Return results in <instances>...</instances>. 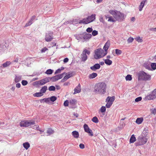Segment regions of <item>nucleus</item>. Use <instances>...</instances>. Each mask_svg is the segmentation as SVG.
I'll return each mask as SVG.
<instances>
[{
  "label": "nucleus",
  "instance_id": "f257e3e1",
  "mask_svg": "<svg viewBox=\"0 0 156 156\" xmlns=\"http://www.w3.org/2000/svg\"><path fill=\"white\" fill-rule=\"evenodd\" d=\"M106 84L104 82H99L95 86L94 92L96 93L104 94L106 92Z\"/></svg>",
  "mask_w": 156,
  "mask_h": 156
},
{
  "label": "nucleus",
  "instance_id": "f03ea898",
  "mask_svg": "<svg viewBox=\"0 0 156 156\" xmlns=\"http://www.w3.org/2000/svg\"><path fill=\"white\" fill-rule=\"evenodd\" d=\"M109 12L110 14L113 16L116 21L121 22L124 19V14L119 11L110 10Z\"/></svg>",
  "mask_w": 156,
  "mask_h": 156
},
{
  "label": "nucleus",
  "instance_id": "7ed1b4c3",
  "mask_svg": "<svg viewBox=\"0 0 156 156\" xmlns=\"http://www.w3.org/2000/svg\"><path fill=\"white\" fill-rule=\"evenodd\" d=\"M94 58L96 59H98L103 58L107 54L101 48H99L95 51Z\"/></svg>",
  "mask_w": 156,
  "mask_h": 156
},
{
  "label": "nucleus",
  "instance_id": "20e7f679",
  "mask_svg": "<svg viewBox=\"0 0 156 156\" xmlns=\"http://www.w3.org/2000/svg\"><path fill=\"white\" fill-rule=\"evenodd\" d=\"M147 141V138L143 136V135H140L137 139V141L135 143V145L137 147L140 146L145 144Z\"/></svg>",
  "mask_w": 156,
  "mask_h": 156
},
{
  "label": "nucleus",
  "instance_id": "39448f33",
  "mask_svg": "<svg viewBox=\"0 0 156 156\" xmlns=\"http://www.w3.org/2000/svg\"><path fill=\"white\" fill-rule=\"evenodd\" d=\"M138 77L139 80L147 81L151 79V76L143 71L138 73Z\"/></svg>",
  "mask_w": 156,
  "mask_h": 156
},
{
  "label": "nucleus",
  "instance_id": "423d86ee",
  "mask_svg": "<svg viewBox=\"0 0 156 156\" xmlns=\"http://www.w3.org/2000/svg\"><path fill=\"white\" fill-rule=\"evenodd\" d=\"M34 120L29 121V120H24L21 121L20 123V125L21 127H27L35 124Z\"/></svg>",
  "mask_w": 156,
  "mask_h": 156
},
{
  "label": "nucleus",
  "instance_id": "0eeeda50",
  "mask_svg": "<svg viewBox=\"0 0 156 156\" xmlns=\"http://www.w3.org/2000/svg\"><path fill=\"white\" fill-rule=\"evenodd\" d=\"M115 99V97L114 96L112 97H108L106 100V102H107L106 105V107H110L112 105Z\"/></svg>",
  "mask_w": 156,
  "mask_h": 156
},
{
  "label": "nucleus",
  "instance_id": "6e6552de",
  "mask_svg": "<svg viewBox=\"0 0 156 156\" xmlns=\"http://www.w3.org/2000/svg\"><path fill=\"white\" fill-rule=\"evenodd\" d=\"M90 53V52L88 50L85 49L83 51L82 54L81 55V58L82 60L83 61H85L87 58V54L88 55H89Z\"/></svg>",
  "mask_w": 156,
  "mask_h": 156
},
{
  "label": "nucleus",
  "instance_id": "1a4fd4ad",
  "mask_svg": "<svg viewBox=\"0 0 156 156\" xmlns=\"http://www.w3.org/2000/svg\"><path fill=\"white\" fill-rule=\"evenodd\" d=\"M156 98V89L153 90L151 93L146 97L148 100H151Z\"/></svg>",
  "mask_w": 156,
  "mask_h": 156
},
{
  "label": "nucleus",
  "instance_id": "9d476101",
  "mask_svg": "<svg viewBox=\"0 0 156 156\" xmlns=\"http://www.w3.org/2000/svg\"><path fill=\"white\" fill-rule=\"evenodd\" d=\"M49 81V78H45L44 79L38 80L37 82V84L39 86H42L44 85L46 83Z\"/></svg>",
  "mask_w": 156,
  "mask_h": 156
},
{
  "label": "nucleus",
  "instance_id": "9b49d317",
  "mask_svg": "<svg viewBox=\"0 0 156 156\" xmlns=\"http://www.w3.org/2000/svg\"><path fill=\"white\" fill-rule=\"evenodd\" d=\"M62 77V74H60L50 78V79L52 81L55 82L61 79Z\"/></svg>",
  "mask_w": 156,
  "mask_h": 156
},
{
  "label": "nucleus",
  "instance_id": "f8f14e48",
  "mask_svg": "<svg viewBox=\"0 0 156 156\" xmlns=\"http://www.w3.org/2000/svg\"><path fill=\"white\" fill-rule=\"evenodd\" d=\"M110 46V41H108L105 44L104 47L103 49L104 50L105 52L107 54L108 53L107 50L109 47Z\"/></svg>",
  "mask_w": 156,
  "mask_h": 156
},
{
  "label": "nucleus",
  "instance_id": "ddd939ff",
  "mask_svg": "<svg viewBox=\"0 0 156 156\" xmlns=\"http://www.w3.org/2000/svg\"><path fill=\"white\" fill-rule=\"evenodd\" d=\"M81 90V85L80 83H79L78 85L74 89V94H76L77 93H80Z\"/></svg>",
  "mask_w": 156,
  "mask_h": 156
},
{
  "label": "nucleus",
  "instance_id": "4468645a",
  "mask_svg": "<svg viewBox=\"0 0 156 156\" xmlns=\"http://www.w3.org/2000/svg\"><path fill=\"white\" fill-rule=\"evenodd\" d=\"M105 17L106 19H108V21L110 22H115L116 21L114 17H113L112 16H108V15L105 16Z\"/></svg>",
  "mask_w": 156,
  "mask_h": 156
},
{
  "label": "nucleus",
  "instance_id": "2eb2a0df",
  "mask_svg": "<svg viewBox=\"0 0 156 156\" xmlns=\"http://www.w3.org/2000/svg\"><path fill=\"white\" fill-rule=\"evenodd\" d=\"M147 2V0H143L140 2V5L139 6V9L140 11H141L142 10V9L145 5V3Z\"/></svg>",
  "mask_w": 156,
  "mask_h": 156
},
{
  "label": "nucleus",
  "instance_id": "dca6fc26",
  "mask_svg": "<svg viewBox=\"0 0 156 156\" xmlns=\"http://www.w3.org/2000/svg\"><path fill=\"white\" fill-rule=\"evenodd\" d=\"M100 67V65L99 64H96L94 66L90 67V69L93 71H95L97 69H99Z\"/></svg>",
  "mask_w": 156,
  "mask_h": 156
},
{
  "label": "nucleus",
  "instance_id": "f3484780",
  "mask_svg": "<svg viewBox=\"0 0 156 156\" xmlns=\"http://www.w3.org/2000/svg\"><path fill=\"white\" fill-rule=\"evenodd\" d=\"M148 133V128L146 127L144 128V130L140 135H143V136L146 137Z\"/></svg>",
  "mask_w": 156,
  "mask_h": 156
},
{
  "label": "nucleus",
  "instance_id": "a211bd4d",
  "mask_svg": "<svg viewBox=\"0 0 156 156\" xmlns=\"http://www.w3.org/2000/svg\"><path fill=\"white\" fill-rule=\"evenodd\" d=\"M22 80V76H15V77L14 80V82L16 83H19L20 81Z\"/></svg>",
  "mask_w": 156,
  "mask_h": 156
},
{
  "label": "nucleus",
  "instance_id": "6ab92c4d",
  "mask_svg": "<svg viewBox=\"0 0 156 156\" xmlns=\"http://www.w3.org/2000/svg\"><path fill=\"white\" fill-rule=\"evenodd\" d=\"M88 20H89V23L94 21L95 19V15H92L90 16H88L87 17Z\"/></svg>",
  "mask_w": 156,
  "mask_h": 156
},
{
  "label": "nucleus",
  "instance_id": "aec40b11",
  "mask_svg": "<svg viewBox=\"0 0 156 156\" xmlns=\"http://www.w3.org/2000/svg\"><path fill=\"white\" fill-rule=\"evenodd\" d=\"M79 23L80 24L83 23L84 24H87L89 23V20H88L87 18H84L82 20H80L79 22Z\"/></svg>",
  "mask_w": 156,
  "mask_h": 156
},
{
  "label": "nucleus",
  "instance_id": "412c9836",
  "mask_svg": "<svg viewBox=\"0 0 156 156\" xmlns=\"http://www.w3.org/2000/svg\"><path fill=\"white\" fill-rule=\"evenodd\" d=\"M53 39V38L49 34H47L46 35L45 37V40L46 41H50L52 40Z\"/></svg>",
  "mask_w": 156,
  "mask_h": 156
},
{
  "label": "nucleus",
  "instance_id": "4be33fe9",
  "mask_svg": "<svg viewBox=\"0 0 156 156\" xmlns=\"http://www.w3.org/2000/svg\"><path fill=\"white\" fill-rule=\"evenodd\" d=\"M136 140V138L134 134H133L131 136L129 139V143H134Z\"/></svg>",
  "mask_w": 156,
  "mask_h": 156
},
{
  "label": "nucleus",
  "instance_id": "5701e85b",
  "mask_svg": "<svg viewBox=\"0 0 156 156\" xmlns=\"http://www.w3.org/2000/svg\"><path fill=\"white\" fill-rule=\"evenodd\" d=\"M92 35L90 34H86L83 37V39L86 40H88L91 37Z\"/></svg>",
  "mask_w": 156,
  "mask_h": 156
},
{
  "label": "nucleus",
  "instance_id": "b1692460",
  "mask_svg": "<svg viewBox=\"0 0 156 156\" xmlns=\"http://www.w3.org/2000/svg\"><path fill=\"white\" fill-rule=\"evenodd\" d=\"M98 75L97 73H93L92 74H90L88 76L89 78L90 79H92L95 78Z\"/></svg>",
  "mask_w": 156,
  "mask_h": 156
},
{
  "label": "nucleus",
  "instance_id": "393cba45",
  "mask_svg": "<svg viewBox=\"0 0 156 156\" xmlns=\"http://www.w3.org/2000/svg\"><path fill=\"white\" fill-rule=\"evenodd\" d=\"M72 134L73 137L75 138H78L79 136V133L76 131H73L72 132Z\"/></svg>",
  "mask_w": 156,
  "mask_h": 156
},
{
  "label": "nucleus",
  "instance_id": "a878e982",
  "mask_svg": "<svg viewBox=\"0 0 156 156\" xmlns=\"http://www.w3.org/2000/svg\"><path fill=\"white\" fill-rule=\"evenodd\" d=\"M143 120V118L142 117L137 118L136 121V122L138 124L141 123Z\"/></svg>",
  "mask_w": 156,
  "mask_h": 156
},
{
  "label": "nucleus",
  "instance_id": "bb28decb",
  "mask_svg": "<svg viewBox=\"0 0 156 156\" xmlns=\"http://www.w3.org/2000/svg\"><path fill=\"white\" fill-rule=\"evenodd\" d=\"M47 90V87L46 86H44L43 87L41 90L40 91L42 93V94H44V93H45L46 90Z\"/></svg>",
  "mask_w": 156,
  "mask_h": 156
},
{
  "label": "nucleus",
  "instance_id": "cd10ccee",
  "mask_svg": "<svg viewBox=\"0 0 156 156\" xmlns=\"http://www.w3.org/2000/svg\"><path fill=\"white\" fill-rule=\"evenodd\" d=\"M23 145L24 147L25 148L26 150H27L30 147V144L28 142H25L23 143Z\"/></svg>",
  "mask_w": 156,
  "mask_h": 156
},
{
  "label": "nucleus",
  "instance_id": "c85d7f7f",
  "mask_svg": "<svg viewBox=\"0 0 156 156\" xmlns=\"http://www.w3.org/2000/svg\"><path fill=\"white\" fill-rule=\"evenodd\" d=\"M83 128L85 132L87 133L90 129L88 127V125L85 124L83 125Z\"/></svg>",
  "mask_w": 156,
  "mask_h": 156
},
{
  "label": "nucleus",
  "instance_id": "c756f323",
  "mask_svg": "<svg viewBox=\"0 0 156 156\" xmlns=\"http://www.w3.org/2000/svg\"><path fill=\"white\" fill-rule=\"evenodd\" d=\"M43 95V94L40 91L39 92H37L33 94L34 96L35 97H41Z\"/></svg>",
  "mask_w": 156,
  "mask_h": 156
},
{
  "label": "nucleus",
  "instance_id": "7c9ffc66",
  "mask_svg": "<svg viewBox=\"0 0 156 156\" xmlns=\"http://www.w3.org/2000/svg\"><path fill=\"white\" fill-rule=\"evenodd\" d=\"M105 63L107 65H110L112 63V61L109 59H107L104 60Z\"/></svg>",
  "mask_w": 156,
  "mask_h": 156
},
{
  "label": "nucleus",
  "instance_id": "2f4dec72",
  "mask_svg": "<svg viewBox=\"0 0 156 156\" xmlns=\"http://www.w3.org/2000/svg\"><path fill=\"white\" fill-rule=\"evenodd\" d=\"M54 133V131L51 128H48L47 131V133H48V135H49L53 133Z\"/></svg>",
  "mask_w": 156,
  "mask_h": 156
},
{
  "label": "nucleus",
  "instance_id": "473e14b6",
  "mask_svg": "<svg viewBox=\"0 0 156 156\" xmlns=\"http://www.w3.org/2000/svg\"><path fill=\"white\" fill-rule=\"evenodd\" d=\"M11 64V62L10 61H7L2 64V66L4 67H6L9 66Z\"/></svg>",
  "mask_w": 156,
  "mask_h": 156
},
{
  "label": "nucleus",
  "instance_id": "72a5a7b5",
  "mask_svg": "<svg viewBox=\"0 0 156 156\" xmlns=\"http://www.w3.org/2000/svg\"><path fill=\"white\" fill-rule=\"evenodd\" d=\"M92 121L95 123H97L98 122L99 120L96 116H94L93 118Z\"/></svg>",
  "mask_w": 156,
  "mask_h": 156
},
{
  "label": "nucleus",
  "instance_id": "f704fd0d",
  "mask_svg": "<svg viewBox=\"0 0 156 156\" xmlns=\"http://www.w3.org/2000/svg\"><path fill=\"white\" fill-rule=\"evenodd\" d=\"M76 101L75 99H72L70 100L69 103L70 105H74L76 104Z\"/></svg>",
  "mask_w": 156,
  "mask_h": 156
},
{
  "label": "nucleus",
  "instance_id": "c9c22d12",
  "mask_svg": "<svg viewBox=\"0 0 156 156\" xmlns=\"http://www.w3.org/2000/svg\"><path fill=\"white\" fill-rule=\"evenodd\" d=\"M106 108H101L100 110H99V113L100 112L102 113L103 115H105V112L106 111Z\"/></svg>",
  "mask_w": 156,
  "mask_h": 156
},
{
  "label": "nucleus",
  "instance_id": "e433bc0d",
  "mask_svg": "<svg viewBox=\"0 0 156 156\" xmlns=\"http://www.w3.org/2000/svg\"><path fill=\"white\" fill-rule=\"evenodd\" d=\"M49 98L50 99V101H51L52 102H54L56 101L57 99V97L54 96H51Z\"/></svg>",
  "mask_w": 156,
  "mask_h": 156
},
{
  "label": "nucleus",
  "instance_id": "4c0bfd02",
  "mask_svg": "<svg viewBox=\"0 0 156 156\" xmlns=\"http://www.w3.org/2000/svg\"><path fill=\"white\" fill-rule=\"evenodd\" d=\"M41 101H43L44 102H45L47 103H49L50 102V98H44L41 100Z\"/></svg>",
  "mask_w": 156,
  "mask_h": 156
},
{
  "label": "nucleus",
  "instance_id": "58836bf2",
  "mask_svg": "<svg viewBox=\"0 0 156 156\" xmlns=\"http://www.w3.org/2000/svg\"><path fill=\"white\" fill-rule=\"evenodd\" d=\"M126 79L127 81H130L132 79V78L131 77V76L130 75H128L126 77Z\"/></svg>",
  "mask_w": 156,
  "mask_h": 156
},
{
  "label": "nucleus",
  "instance_id": "ea45409f",
  "mask_svg": "<svg viewBox=\"0 0 156 156\" xmlns=\"http://www.w3.org/2000/svg\"><path fill=\"white\" fill-rule=\"evenodd\" d=\"M151 114H152L154 115L156 114V108H152L151 109Z\"/></svg>",
  "mask_w": 156,
  "mask_h": 156
},
{
  "label": "nucleus",
  "instance_id": "a19ab883",
  "mask_svg": "<svg viewBox=\"0 0 156 156\" xmlns=\"http://www.w3.org/2000/svg\"><path fill=\"white\" fill-rule=\"evenodd\" d=\"M151 66L152 69L153 70L156 69V63H152L151 64Z\"/></svg>",
  "mask_w": 156,
  "mask_h": 156
},
{
  "label": "nucleus",
  "instance_id": "79ce46f5",
  "mask_svg": "<svg viewBox=\"0 0 156 156\" xmlns=\"http://www.w3.org/2000/svg\"><path fill=\"white\" fill-rule=\"evenodd\" d=\"M115 51V53L117 55H119L121 54L122 53V51L119 49H116Z\"/></svg>",
  "mask_w": 156,
  "mask_h": 156
},
{
  "label": "nucleus",
  "instance_id": "37998d69",
  "mask_svg": "<svg viewBox=\"0 0 156 156\" xmlns=\"http://www.w3.org/2000/svg\"><path fill=\"white\" fill-rule=\"evenodd\" d=\"M135 39L138 42H141L143 41L141 37H137L135 38Z\"/></svg>",
  "mask_w": 156,
  "mask_h": 156
},
{
  "label": "nucleus",
  "instance_id": "c03bdc74",
  "mask_svg": "<svg viewBox=\"0 0 156 156\" xmlns=\"http://www.w3.org/2000/svg\"><path fill=\"white\" fill-rule=\"evenodd\" d=\"M48 90L49 91H55V88L54 86H51L49 87Z\"/></svg>",
  "mask_w": 156,
  "mask_h": 156
},
{
  "label": "nucleus",
  "instance_id": "a18cd8bd",
  "mask_svg": "<svg viewBox=\"0 0 156 156\" xmlns=\"http://www.w3.org/2000/svg\"><path fill=\"white\" fill-rule=\"evenodd\" d=\"M64 68L63 67H61V69H58L55 72V73H59L61 72V71L62 70H63L64 69Z\"/></svg>",
  "mask_w": 156,
  "mask_h": 156
},
{
  "label": "nucleus",
  "instance_id": "49530a36",
  "mask_svg": "<svg viewBox=\"0 0 156 156\" xmlns=\"http://www.w3.org/2000/svg\"><path fill=\"white\" fill-rule=\"evenodd\" d=\"M52 73V70L51 69H48L46 72V73L48 74H51Z\"/></svg>",
  "mask_w": 156,
  "mask_h": 156
},
{
  "label": "nucleus",
  "instance_id": "de8ad7c7",
  "mask_svg": "<svg viewBox=\"0 0 156 156\" xmlns=\"http://www.w3.org/2000/svg\"><path fill=\"white\" fill-rule=\"evenodd\" d=\"M134 40V39L132 37H129L127 40V42L128 43L132 42Z\"/></svg>",
  "mask_w": 156,
  "mask_h": 156
},
{
  "label": "nucleus",
  "instance_id": "09e8293b",
  "mask_svg": "<svg viewBox=\"0 0 156 156\" xmlns=\"http://www.w3.org/2000/svg\"><path fill=\"white\" fill-rule=\"evenodd\" d=\"M23 86L26 85L28 84V82L25 80H23L21 82Z\"/></svg>",
  "mask_w": 156,
  "mask_h": 156
},
{
  "label": "nucleus",
  "instance_id": "8fccbe9b",
  "mask_svg": "<svg viewBox=\"0 0 156 156\" xmlns=\"http://www.w3.org/2000/svg\"><path fill=\"white\" fill-rule=\"evenodd\" d=\"M32 23V22H31V21H29L25 25V27H27L31 25Z\"/></svg>",
  "mask_w": 156,
  "mask_h": 156
},
{
  "label": "nucleus",
  "instance_id": "3c124183",
  "mask_svg": "<svg viewBox=\"0 0 156 156\" xmlns=\"http://www.w3.org/2000/svg\"><path fill=\"white\" fill-rule=\"evenodd\" d=\"M69 103V102L68 100H66L65 101L64 103V106L66 107L68 106Z\"/></svg>",
  "mask_w": 156,
  "mask_h": 156
},
{
  "label": "nucleus",
  "instance_id": "603ef678",
  "mask_svg": "<svg viewBox=\"0 0 156 156\" xmlns=\"http://www.w3.org/2000/svg\"><path fill=\"white\" fill-rule=\"evenodd\" d=\"M48 50V49L46 47H44L41 50V51L42 53H44L45 52V51H46Z\"/></svg>",
  "mask_w": 156,
  "mask_h": 156
},
{
  "label": "nucleus",
  "instance_id": "864d4df0",
  "mask_svg": "<svg viewBox=\"0 0 156 156\" xmlns=\"http://www.w3.org/2000/svg\"><path fill=\"white\" fill-rule=\"evenodd\" d=\"M142 98L141 97H140L136 98L135 99V101L136 102H138L141 100Z\"/></svg>",
  "mask_w": 156,
  "mask_h": 156
},
{
  "label": "nucleus",
  "instance_id": "5fc2aeb1",
  "mask_svg": "<svg viewBox=\"0 0 156 156\" xmlns=\"http://www.w3.org/2000/svg\"><path fill=\"white\" fill-rule=\"evenodd\" d=\"M98 34V32L97 31L94 30L92 32V34L94 36H95L97 35Z\"/></svg>",
  "mask_w": 156,
  "mask_h": 156
},
{
  "label": "nucleus",
  "instance_id": "6e6d98bb",
  "mask_svg": "<svg viewBox=\"0 0 156 156\" xmlns=\"http://www.w3.org/2000/svg\"><path fill=\"white\" fill-rule=\"evenodd\" d=\"M87 133H88L89 134V135L92 136H93V132L92 130L91 129H90V131H88Z\"/></svg>",
  "mask_w": 156,
  "mask_h": 156
},
{
  "label": "nucleus",
  "instance_id": "4d7b16f0",
  "mask_svg": "<svg viewBox=\"0 0 156 156\" xmlns=\"http://www.w3.org/2000/svg\"><path fill=\"white\" fill-rule=\"evenodd\" d=\"M93 29L92 28L89 27L86 30V31L88 33H90L92 31Z\"/></svg>",
  "mask_w": 156,
  "mask_h": 156
},
{
  "label": "nucleus",
  "instance_id": "13d9d810",
  "mask_svg": "<svg viewBox=\"0 0 156 156\" xmlns=\"http://www.w3.org/2000/svg\"><path fill=\"white\" fill-rule=\"evenodd\" d=\"M79 147L80 149H83L85 148V146L83 144H80L79 145Z\"/></svg>",
  "mask_w": 156,
  "mask_h": 156
},
{
  "label": "nucleus",
  "instance_id": "bf43d9fd",
  "mask_svg": "<svg viewBox=\"0 0 156 156\" xmlns=\"http://www.w3.org/2000/svg\"><path fill=\"white\" fill-rule=\"evenodd\" d=\"M69 77V78L73 76V73H69L67 75Z\"/></svg>",
  "mask_w": 156,
  "mask_h": 156
},
{
  "label": "nucleus",
  "instance_id": "052dcab7",
  "mask_svg": "<svg viewBox=\"0 0 156 156\" xmlns=\"http://www.w3.org/2000/svg\"><path fill=\"white\" fill-rule=\"evenodd\" d=\"M16 87L17 88H20L21 87V84L20 83H17L16 85Z\"/></svg>",
  "mask_w": 156,
  "mask_h": 156
},
{
  "label": "nucleus",
  "instance_id": "680f3d73",
  "mask_svg": "<svg viewBox=\"0 0 156 156\" xmlns=\"http://www.w3.org/2000/svg\"><path fill=\"white\" fill-rule=\"evenodd\" d=\"M69 78V77L68 76L66 75L63 78V80H67Z\"/></svg>",
  "mask_w": 156,
  "mask_h": 156
},
{
  "label": "nucleus",
  "instance_id": "e2e57ef3",
  "mask_svg": "<svg viewBox=\"0 0 156 156\" xmlns=\"http://www.w3.org/2000/svg\"><path fill=\"white\" fill-rule=\"evenodd\" d=\"M144 66L147 69H150V67L146 64H144Z\"/></svg>",
  "mask_w": 156,
  "mask_h": 156
},
{
  "label": "nucleus",
  "instance_id": "0e129e2a",
  "mask_svg": "<svg viewBox=\"0 0 156 156\" xmlns=\"http://www.w3.org/2000/svg\"><path fill=\"white\" fill-rule=\"evenodd\" d=\"M68 60H69V59L68 58H65L64 59V60H63V62H65V63H66V62H67L68 61Z\"/></svg>",
  "mask_w": 156,
  "mask_h": 156
},
{
  "label": "nucleus",
  "instance_id": "69168bd1",
  "mask_svg": "<svg viewBox=\"0 0 156 156\" xmlns=\"http://www.w3.org/2000/svg\"><path fill=\"white\" fill-rule=\"evenodd\" d=\"M35 16H32L31 18V19L30 20V21H31V22H32L33 21V20H34L35 18Z\"/></svg>",
  "mask_w": 156,
  "mask_h": 156
},
{
  "label": "nucleus",
  "instance_id": "338daca9",
  "mask_svg": "<svg viewBox=\"0 0 156 156\" xmlns=\"http://www.w3.org/2000/svg\"><path fill=\"white\" fill-rule=\"evenodd\" d=\"M150 30L152 31H156V27L151 28Z\"/></svg>",
  "mask_w": 156,
  "mask_h": 156
},
{
  "label": "nucleus",
  "instance_id": "774afa93",
  "mask_svg": "<svg viewBox=\"0 0 156 156\" xmlns=\"http://www.w3.org/2000/svg\"><path fill=\"white\" fill-rule=\"evenodd\" d=\"M73 115L74 116H76V117H77L79 116L78 114L77 113H73Z\"/></svg>",
  "mask_w": 156,
  "mask_h": 156
}]
</instances>
